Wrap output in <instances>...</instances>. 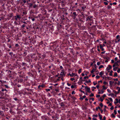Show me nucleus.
I'll return each mask as SVG.
<instances>
[{"mask_svg": "<svg viewBox=\"0 0 120 120\" xmlns=\"http://www.w3.org/2000/svg\"><path fill=\"white\" fill-rule=\"evenodd\" d=\"M117 76V73L115 72V73L114 74V76L115 77L116 76Z\"/></svg>", "mask_w": 120, "mask_h": 120, "instance_id": "23", "label": "nucleus"}, {"mask_svg": "<svg viewBox=\"0 0 120 120\" xmlns=\"http://www.w3.org/2000/svg\"><path fill=\"white\" fill-rule=\"evenodd\" d=\"M37 7V5L35 4L33 6V8H35Z\"/></svg>", "mask_w": 120, "mask_h": 120, "instance_id": "25", "label": "nucleus"}, {"mask_svg": "<svg viewBox=\"0 0 120 120\" xmlns=\"http://www.w3.org/2000/svg\"><path fill=\"white\" fill-rule=\"evenodd\" d=\"M69 75L71 77L77 76V75L76 74L73 73H72L71 74H69Z\"/></svg>", "mask_w": 120, "mask_h": 120, "instance_id": "5", "label": "nucleus"}, {"mask_svg": "<svg viewBox=\"0 0 120 120\" xmlns=\"http://www.w3.org/2000/svg\"><path fill=\"white\" fill-rule=\"evenodd\" d=\"M92 119L93 120H97L96 118L94 117H93V118Z\"/></svg>", "mask_w": 120, "mask_h": 120, "instance_id": "58", "label": "nucleus"}, {"mask_svg": "<svg viewBox=\"0 0 120 120\" xmlns=\"http://www.w3.org/2000/svg\"><path fill=\"white\" fill-rule=\"evenodd\" d=\"M120 40V35H117L116 37V40L115 41V42L116 43H117L119 42Z\"/></svg>", "mask_w": 120, "mask_h": 120, "instance_id": "1", "label": "nucleus"}, {"mask_svg": "<svg viewBox=\"0 0 120 120\" xmlns=\"http://www.w3.org/2000/svg\"><path fill=\"white\" fill-rule=\"evenodd\" d=\"M117 68V67H115L113 69V70L114 71H116V69Z\"/></svg>", "mask_w": 120, "mask_h": 120, "instance_id": "24", "label": "nucleus"}, {"mask_svg": "<svg viewBox=\"0 0 120 120\" xmlns=\"http://www.w3.org/2000/svg\"><path fill=\"white\" fill-rule=\"evenodd\" d=\"M106 100H107L108 101L106 102L107 103V104H109V101L107 99H106Z\"/></svg>", "mask_w": 120, "mask_h": 120, "instance_id": "45", "label": "nucleus"}, {"mask_svg": "<svg viewBox=\"0 0 120 120\" xmlns=\"http://www.w3.org/2000/svg\"><path fill=\"white\" fill-rule=\"evenodd\" d=\"M95 69H93L92 70V71H91V73H93V72H94V71H95Z\"/></svg>", "mask_w": 120, "mask_h": 120, "instance_id": "18", "label": "nucleus"}, {"mask_svg": "<svg viewBox=\"0 0 120 120\" xmlns=\"http://www.w3.org/2000/svg\"><path fill=\"white\" fill-rule=\"evenodd\" d=\"M114 64L116 66H118V64L117 63V62H116Z\"/></svg>", "mask_w": 120, "mask_h": 120, "instance_id": "19", "label": "nucleus"}, {"mask_svg": "<svg viewBox=\"0 0 120 120\" xmlns=\"http://www.w3.org/2000/svg\"><path fill=\"white\" fill-rule=\"evenodd\" d=\"M114 107L113 106H112L111 108H110V109L112 110L113 109Z\"/></svg>", "mask_w": 120, "mask_h": 120, "instance_id": "46", "label": "nucleus"}, {"mask_svg": "<svg viewBox=\"0 0 120 120\" xmlns=\"http://www.w3.org/2000/svg\"><path fill=\"white\" fill-rule=\"evenodd\" d=\"M112 117L115 118V116L113 113L112 114Z\"/></svg>", "mask_w": 120, "mask_h": 120, "instance_id": "50", "label": "nucleus"}, {"mask_svg": "<svg viewBox=\"0 0 120 120\" xmlns=\"http://www.w3.org/2000/svg\"><path fill=\"white\" fill-rule=\"evenodd\" d=\"M85 88L86 89V90L87 92L88 93H90L91 92L90 91V88L88 87L87 86H84Z\"/></svg>", "mask_w": 120, "mask_h": 120, "instance_id": "4", "label": "nucleus"}, {"mask_svg": "<svg viewBox=\"0 0 120 120\" xmlns=\"http://www.w3.org/2000/svg\"><path fill=\"white\" fill-rule=\"evenodd\" d=\"M2 91H7V90H6V89H2Z\"/></svg>", "mask_w": 120, "mask_h": 120, "instance_id": "42", "label": "nucleus"}, {"mask_svg": "<svg viewBox=\"0 0 120 120\" xmlns=\"http://www.w3.org/2000/svg\"><path fill=\"white\" fill-rule=\"evenodd\" d=\"M88 78H89V77L88 76H85V77H84V79H88Z\"/></svg>", "mask_w": 120, "mask_h": 120, "instance_id": "37", "label": "nucleus"}, {"mask_svg": "<svg viewBox=\"0 0 120 120\" xmlns=\"http://www.w3.org/2000/svg\"><path fill=\"white\" fill-rule=\"evenodd\" d=\"M106 95L105 94H104L102 96V97L104 99V98L106 97Z\"/></svg>", "mask_w": 120, "mask_h": 120, "instance_id": "51", "label": "nucleus"}, {"mask_svg": "<svg viewBox=\"0 0 120 120\" xmlns=\"http://www.w3.org/2000/svg\"><path fill=\"white\" fill-rule=\"evenodd\" d=\"M23 2L24 3H25L26 2V1L25 0H23Z\"/></svg>", "mask_w": 120, "mask_h": 120, "instance_id": "63", "label": "nucleus"}, {"mask_svg": "<svg viewBox=\"0 0 120 120\" xmlns=\"http://www.w3.org/2000/svg\"><path fill=\"white\" fill-rule=\"evenodd\" d=\"M102 87H103V88L102 90H106L108 87V86H105V85L102 86Z\"/></svg>", "mask_w": 120, "mask_h": 120, "instance_id": "9", "label": "nucleus"}, {"mask_svg": "<svg viewBox=\"0 0 120 120\" xmlns=\"http://www.w3.org/2000/svg\"><path fill=\"white\" fill-rule=\"evenodd\" d=\"M0 115H1L2 116H3L4 115V113L2 111L0 110Z\"/></svg>", "mask_w": 120, "mask_h": 120, "instance_id": "16", "label": "nucleus"}, {"mask_svg": "<svg viewBox=\"0 0 120 120\" xmlns=\"http://www.w3.org/2000/svg\"><path fill=\"white\" fill-rule=\"evenodd\" d=\"M103 84L105 85H108V82L105 81H104L103 82Z\"/></svg>", "mask_w": 120, "mask_h": 120, "instance_id": "11", "label": "nucleus"}, {"mask_svg": "<svg viewBox=\"0 0 120 120\" xmlns=\"http://www.w3.org/2000/svg\"><path fill=\"white\" fill-rule=\"evenodd\" d=\"M96 79H98L100 78V76L98 75H97L96 76Z\"/></svg>", "mask_w": 120, "mask_h": 120, "instance_id": "40", "label": "nucleus"}, {"mask_svg": "<svg viewBox=\"0 0 120 120\" xmlns=\"http://www.w3.org/2000/svg\"><path fill=\"white\" fill-rule=\"evenodd\" d=\"M99 85H97L96 86V87L98 89H99Z\"/></svg>", "mask_w": 120, "mask_h": 120, "instance_id": "41", "label": "nucleus"}, {"mask_svg": "<svg viewBox=\"0 0 120 120\" xmlns=\"http://www.w3.org/2000/svg\"><path fill=\"white\" fill-rule=\"evenodd\" d=\"M105 51H104L103 52H102L101 53V54H103L105 53Z\"/></svg>", "mask_w": 120, "mask_h": 120, "instance_id": "56", "label": "nucleus"}, {"mask_svg": "<svg viewBox=\"0 0 120 120\" xmlns=\"http://www.w3.org/2000/svg\"><path fill=\"white\" fill-rule=\"evenodd\" d=\"M100 96V95H96V97L97 98H99V97Z\"/></svg>", "mask_w": 120, "mask_h": 120, "instance_id": "43", "label": "nucleus"}, {"mask_svg": "<svg viewBox=\"0 0 120 120\" xmlns=\"http://www.w3.org/2000/svg\"><path fill=\"white\" fill-rule=\"evenodd\" d=\"M92 116L97 117H98V115L97 114L93 115Z\"/></svg>", "mask_w": 120, "mask_h": 120, "instance_id": "27", "label": "nucleus"}, {"mask_svg": "<svg viewBox=\"0 0 120 120\" xmlns=\"http://www.w3.org/2000/svg\"><path fill=\"white\" fill-rule=\"evenodd\" d=\"M16 17L19 20H20L21 18V17L19 15H16Z\"/></svg>", "mask_w": 120, "mask_h": 120, "instance_id": "10", "label": "nucleus"}, {"mask_svg": "<svg viewBox=\"0 0 120 120\" xmlns=\"http://www.w3.org/2000/svg\"><path fill=\"white\" fill-rule=\"evenodd\" d=\"M100 106L101 107H102L103 106V104H102V103H101L100 104Z\"/></svg>", "mask_w": 120, "mask_h": 120, "instance_id": "28", "label": "nucleus"}, {"mask_svg": "<svg viewBox=\"0 0 120 120\" xmlns=\"http://www.w3.org/2000/svg\"><path fill=\"white\" fill-rule=\"evenodd\" d=\"M114 113L115 115H116V114L117 112L115 110L114 111Z\"/></svg>", "mask_w": 120, "mask_h": 120, "instance_id": "47", "label": "nucleus"}, {"mask_svg": "<svg viewBox=\"0 0 120 120\" xmlns=\"http://www.w3.org/2000/svg\"><path fill=\"white\" fill-rule=\"evenodd\" d=\"M84 99L83 98H82V97H81L80 98V100H81V101H82V100H83Z\"/></svg>", "mask_w": 120, "mask_h": 120, "instance_id": "57", "label": "nucleus"}, {"mask_svg": "<svg viewBox=\"0 0 120 120\" xmlns=\"http://www.w3.org/2000/svg\"><path fill=\"white\" fill-rule=\"evenodd\" d=\"M94 96V94L92 93H91L90 95V97H93Z\"/></svg>", "mask_w": 120, "mask_h": 120, "instance_id": "31", "label": "nucleus"}, {"mask_svg": "<svg viewBox=\"0 0 120 120\" xmlns=\"http://www.w3.org/2000/svg\"><path fill=\"white\" fill-rule=\"evenodd\" d=\"M71 94H75V91H72V93H71Z\"/></svg>", "mask_w": 120, "mask_h": 120, "instance_id": "53", "label": "nucleus"}, {"mask_svg": "<svg viewBox=\"0 0 120 120\" xmlns=\"http://www.w3.org/2000/svg\"><path fill=\"white\" fill-rule=\"evenodd\" d=\"M116 89L117 90H118V91H117L118 93H119L120 92V88L118 86H117L116 87Z\"/></svg>", "mask_w": 120, "mask_h": 120, "instance_id": "13", "label": "nucleus"}, {"mask_svg": "<svg viewBox=\"0 0 120 120\" xmlns=\"http://www.w3.org/2000/svg\"><path fill=\"white\" fill-rule=\"evenodd\" d=\"M98 94H103L104 92V91L102 90H99L98 89Z\"/></svg>", "mask_w": 120, "mask_h": 120, "instance_id": "8", "label": "nucleus"}, {"mask_svg": "<svg viewBox=\"0 0 120 120\" xmlns=\"http://www.w3.org/2000/svg\"><path fill=\"white\" fill-rule=\"evenodd\" d=\"M41 87L42 88H44L45 87V86L43 84L42 85H40Z\"/></svg>", "mask_w": 120, "mask_h": 120, "instance_id": "32", "label": "nucleus"}, {"mask_svg": "<svg viewBox=\"0 0 120 120\" xmlns=\"http://www.w3.org/2000/svg\"><path fill=\"white\" fill-rule=\"evenodd\" d=\"M100 64V63L99 62H98L97 63V64L98 65H99Z\"/></svg>", "mask_w": 120, "mask_h": 120, "instance_id": "38", "label": "nucleus"}, {"mask_svg": "<svg viewBox=\"0 0 120 120\" xmlns=\"http://www.w3.org/2000/svg\"><path fill=\"white\" fill-rule=\"evenodd\" d=\"M88 82L89 83H90L91 82L90 80V79H89L88 81Z\"/></svg>", "mask_w": 120, "mask_h": 120, "instance_id": "61", "label": "nucleus"}, {"mask_svg": "<svg viewBox=\"0 0 120 120\" xmlns=\"http://www.w3.org/2000/svg\"><path fill=\"white\" fill-rule=\"evenodd\" d=\"M107 91L109 93H110L111 92V90L109 89H107Z\"/></svg>", "mask_w": 120, "mask_h": 120, "instance_id": "29", "label": "nucleus"}, {"mask_svg": "<svg viewBox=\"0 0 120 120\" xmlns=\"http://www.w3.org/2000/svg\"><path fill=\"white\" fill-rule=\"evenodd\" d=\"M80 92H81L83 93H84H84H85L84 92V91H82V90H80Z\"/></svg>", "mask_w": 120, "mask_h": 120, "instance_id": "59", "label": "nucleus"}, {"mask_svg": "<svg viewBox=\"0 0 120 120\" xmlns=\"http://www.w3.org/2000/svg\"><path fill=\"white\" fill-rule=\"evenodd\" d=\"M108 67H107L106 69V70L107 71H108L110 70V69L112 68V66L111 65H108Z\"/></svg>", "mask_w": 120, "mask_h": 120, "instance_id": "2", "label": "nucleus"}, {"mask_svg": "<svg viewBox=\"0 0 120 120\" xmlns=\"http://www.w3.org/2000/svg\"><path fill=\"white\" fill-rule=\"evenodd\" d=\"M100 109L101 108L99 106L97 107L96 108V110H97L98 109Z\"/></svg>", "mask_w": 120, "mask_h": 120, "instance_id": "26", "label": "nucleus"}, {"mask_svg": "<svg viewBox=\"0 0 120 120\" xmlns=\"http://www.w3.org/2000/svg\"><path fill=\"white\" fill-rule=\"evenodd\" d=\"M104 74V72L103 71H101V72L99 74V75H101Z\"/></svg>", "mask_w": 120, "mask_h": 120, "instance_id": "17", "label": "nucleus"}, {"mask_svg": "<svg viewBox=\"0 0 120 120\" xmlns=\"http://www.w3.org/2000/svg\"><path fill=\"white\" fill-rule=\"evenodd\" d=\"M93 83L94 85H96V84H97V83L95 82H93Z\"/></svg>", "mask_w": 120, "mask_h": 120, "instance_id": "48", "label": "nucleus"}, {"mask_svg": "<svg viewBox=\"0 0 120 120\" xmlns=\"http://www.w3.org/2000/svg\"><path fill=\"white\" fill-rule=\"evenodd\" d=\"M45 90L47 92L49 91L50 90V89H46Z\"/></svg>", "mask_w": 120, "mask_h": 120, "instance_id": "44", "label": "nucleus"}, {"mask_svg": "<svg viewBox=\"0 0 120 120\" xmlns=\"http://www.w3.org/2000/svg\"><path fill=\"white\" fill-rule=\"evenodd\" d=\"M104 4L105 5H107L108 4V3L107 2H104Z\"/></svg>", "mask_w": 120, "mask_h": 120, "instance_id": "30", "label": "nucleus"}, {"mask_svg": "<svg viewBox=\"0 0 120 120\" xmlns=\"http://www.w3.org/2000/svg\"><path fill=\"white\" fill-rule=\"evenodd\" d=\"M117 72L118 73H119L120 72V69H118V70L117 71Z\"/></svg>", "mask_w": 120, "mask_h": 120, "instance_id": "52", "label": "nucleus"}, {"mask_svg": "<svg viewBox=\"0 0 120 120\" xmlns=\"http://www.w3.org/2000/svg\"><path fill=\"white\" fill-rule=\"evenodd\" d=\"M100 48L101 49L103 48V46L101 44L100 45Z\"/></svg>", "mask_w": 120, "mask_h": 120, "instance_id": "49", "label": "nucleus"}, {"mask_svg": "<svg viewBox=\"0 0 120 120\" xmlns=\"http://www.w3.org/2000/svg\"><path fill=\"white\" fill-rule=\"evenodd\" d=\"M113 83V81H110L109 82V84L110 85L112 86V84Z\"/></svg>", "mask_w": 120, "mask_h": 120, "instance_id": "14", "label": "nucleus"}, {"mask_svg": "<svg viewBox=\"0 0 120 120\" xmlns=\"http://www.w3.org/2000/svg\"><path fill=\"white\" fill-rule=\"evenodd\" d=\"M70 80L71 81H73V80H75V79L74 78H71L70 79Z\"/></svg>", "mask_w": 120, "mask_h": 120, "instance_id": "36", "label": "nucleus"}, {"mask_svg": "<svg viewBox=\"0 0 120 120\" xmlns=\"http://www.w3.org/2000/svg\"><path fill=\"white\" fill-rule=\"evenodd\" d=\"M98 115L99 117V118L100 119V120H102V116L101 115H100V113H99Z\"/></svg>", "mask_w": 120, "mask_h": 120, "instance_id": "15", "label": "nucleus"}, {"mask_svg": "<svg viewBox=\"0 0 120 120\" xmlns=\"http://www.w3.org/2000/svg\"><path fill=\"white\" fill-rule=\"evenodd\" d=\"M104 67V66L103 65H101L99 67V69L102 68Z\"/></svg>", "mask_w": 120, "mask_h": 120, "instance_id": "20", "label": "nucleus"}, {"mask_svg": "<svg viewBox=\"0 0 120 120\" xmlns=\"http://www.w3.org/2000/svg\"><path fill=\"white\" fill-rule=\"evenodd\" d=\"M107 8L109 9L110 8H111V6H109V5H108L107 6Z\"/></svg>", "mask_w": 120, "mask_h": 120, "instance_id": "35", "label": "nucleus"}, {"mask_svg": "<svg viewBox=\"0 0 120 120\" xmlns=\"http://www.w3.org/2000/svg\"><path fill=\"white\" fill-rule=\"evenodd\" d=\"M15 19L16 20H17L18 19L16 17V16H15Z\"/></svg>", "mask_w": 120, "mask_h": 120, "instance_id": "62", "label": "nucleus"}, {"mask_svg": "<svg viewBox=\"0 0 120 120\" xmlns=\"http://www.w3.org/2000/svg\"><path fill=\"white\" fill-rule=\"evenodd\" d=\"M114 81H118V79H117V78H116V79H114Z\"/></svg>", "mask_w": 120, "mask_h": 120, "instance_id": "64", "label": "nucleus"}, {"mask_svg": "<svg viewBox=\"0 0 120 120\" xmlns=\"http://www.w3.org/2000/svg\"><path fill=\"white\" fill-rule=\"evenodd\" d=\"M111 61L112 63H113L114 62V61L113 60H112Z\"/></svg>", "mask_w": 120, "mask_h": 120, "instance_id": "60", "label": "nucleus"}, {"mask_svg": "<svg viewBox=\"0 0 120 120\" xmlns=\"http://www.w3.org/2000/svg\"><path fill=\"white\" fill-rule=\"evenodd\" d=\"M115 100L116 101H115L114 102V103L115 104H117L118 103H119V100H118L117 99H115Z\"/></svg>", "mask_w": 120, "mask_h": 120, "instance_id": "12", "label": "nucleus"}, {"mask_svg": "<svg viewBox=\"0 0 120 120\" xmlns=\"http://www.w3.org/2000/svg\"><path fill=\"white\" fill-rule=\"evenodd\" d=\"M41 87L40 85H39L38 86V88L39 90H41Z\"/></svg>", "mask_w": 120, "mask_h": 120, "instance_id": "33", "label": "nucleus"}, {"mask_svg": "<svg viewBox=\"0 0 120 120\" xmlns=\"http://www.w3.org/2000/svg\"><path fill=\"white\" fill-rule=\"evenodd\" d=\"M93 17L92 16H89L86 19V21H87L88 20L89 21H91L92 20L91 19Z\"/></svg>", "mask_w": 120, "mask_h": 120, "instance_id": "6", "label": "nucleus"}, {"mask_svg": "<svg viewBox=\"0 0 120 120\" xmlns=\"http://www.w3.org/2000/svg\"><path fill=\"white\" fill-rule=\"evenodd\" d=\"M62 71L60 73V75L61 77H63L65 76V74L64 73V71L63 70H62Z\"/></svg>", "mask_w": 120, "mask_h": 120, "instance_id": "3", "label": "nucleus"}, {"mask_svg": "<svg viewBox=\"0 0 120 120\" xmlns=\"http://www.w3.org/2000/svg\"><path fill=\"white\" fill-rule=\"evenodd\" d=\"M100 111H101V113H102L103 112V110L101 108L100 109Z\"/></svg>", "mask_w": 120, "mask_h": 120, "instance_id": "55", "label": "nucleus"}, {"mask_svg": "<svg viewBox=\"0 0 120 120\" xmlns=\"http://www.w3.org/2000/svg\"><path fill=\"white\" fill-rule=\"evenodd\" d=\"M82 71V69H79L78 71V73L79 74Z\"/></svg>", "mask_w": 120, "mask_h": 120, "instance_id": "21", "label": "nucleus"}, {"mask_svg": "<svg viewBox=\"0 0 120 120\" xmlns=\"http://www.w3.org/2000/svg\"><path fill=\"white\" fill-rule=\"evenodd\" d=\"M117 84L118 86H119L120 85V81H118Z\"/></svg>", "mask_w": 120, "mask_h": 120, "instance_id": "39", "label": "nucleus"}, {"mask_svg": "<svg viewBox=\"0 0 120 120\" xmlns=\"http://www.w3.org/2000/svg\"><path fill=\"white\" fill-rule=\"evenodd\" d=\"M67 85L68 86H70L71 85V84H69L68 83L67 84Z\"/></svg>", "mask_w": 120, "mask_h": 120, "instance_id": "54", "label": "nucleus"}, {"mask_svg": "<svg viewBox=\"0 0 120 120\" xmlns=\"http://www.w3.org/2000/svg\"><path fill=\"white\" fill-rule=\"evenodd\" d=\"M100 101L101 102H102L103 101V100L104 99V98L103 99H102V97H100Z\"/></svg>", "mask_w": 120, "mask_h": 120, "instance_id": "34", "label": "nucleus"}, {"mask_svg": "<svg viewBox=\"0 0 120 120\" xmlns=\"http://www.w3.org/2000/svg\"><path fill=\"white\" fill-rule=\"evenodd\" d=\"M73 15H72V17L74 18H75L76 16H77V14L75 12H74L73 13Z\"/></svg>", "mask_w": 120, "mask_h": 120, "instance_id": "7", "label": "nucleus"}, {"mask_svg": "<svg viewBox=\"0 0 120 120\" xmlns=\"http://www.w3.org/2000/svg\"><path fill=\"white\" fill-rule=\"evenodd\" d=\"M108 99L111 102H112L113 101L112 99V98H108Z\"/></svg>", "mask_w": 120, "mask_h": 120, "instance_id": "22", "label": "nucleus"}]
</instances>
